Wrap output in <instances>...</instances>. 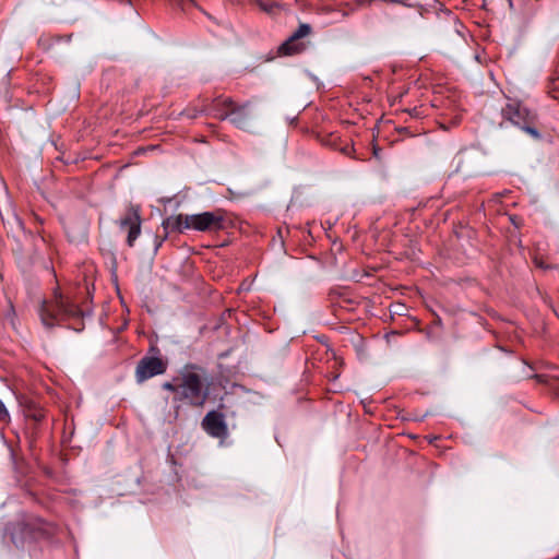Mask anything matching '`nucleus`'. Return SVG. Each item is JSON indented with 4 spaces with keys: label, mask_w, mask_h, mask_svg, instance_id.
Returning a JSON list of instances; mask_svg holds the SVG:
<instances>
[{
    "label": "nucleus",
    "mask_w": 559,
    "mask_h": 559,
    "mask_svg": "<svg viewBox=\"0 0 559 559\" xmlns=\"http://www.w3.org/2000/svg\"><path fill=\"white\" fill-rule=\"evenodd\" d=\"M9 418H10L9 413H8L4 404L0 400V420L1 421H7V420H9Z\"/></svg>",
    "instance_id": "12"
},
{
    "label": "nucleus",
    "mask_w": 559,
    "mask_h": 559,
    "mask_svg": "<svg viewBox=\"0 0 559 559\" xmlns=\"http://www.w3.org/2000/svg\"><path fill=\"white\" fill-rule=\"evenodd\" d=\"M141 215L139 205H130L123 217L119 219L121 228H128L127 243L129 247L134 246V241L141 234Z\"/></svg>",
    "instance_id": "7"
},
{
    "label": "nucleus",
    "mask_w": 559,
    "mask_h": 559,
    "mask_svg": "<svg viewBox=\"0 0 559 559\" xmlns=\"http://www.w3.org/2000/svg\"><path fill=\"white\" fill-rule=\"evenodd\" d=\"M39 314L43 324L52 328L61 321L80 318L82 310L61 294H55L53 299L41 304Z\"/></svg>",
    "instance_id": "3"
},
{
    "label": "nucleus",
    "mask_w": 559,
    "mask_h": 559,
    "mask_svg": "<svg viewBox=\"0 0 559 559\" xmlns=\"http://www.w3.org/2000/svg\"><path fill=\"white\" fill-rule=\"evenodd\" d=\"M163 227L166 231L185 233L186 230L218 231L225 228L223 210L203 212L200 214H178L164 219Z\"/></svg>",
    "instance_id": "2"
},
{
    "label": "nucleus",
    "mask_w": 559,
    "mask_h": 559,
    "mask_svg": "<svg viewBox=\"0 0 559 559\" xmlns=\"http://www.w3.org/2000/svg\"><path fill=\"white\" fill-rule=\"evenodd\" d=\"M229 97H218L216 99L213 100L212 105H211V112L213 114V116L216 118V115L217 114H222L223 111H229L231 108L228 106H224L223 103L225 100H227Z\"/></svg>",
    "instance_id": "10"
},
{
    "label": "nucleus",
    "mask_w": 559,
    "mask_h": 559,
    "mask_svg": "<svg viewBox=\"0 0 559 559\" xmlns=\"http://www.w3.org/2000/svg\"><path fill=\"white\" fill-rule=\"evenodd\" d=\"M311 33V26L302 23L298 28L281 45L280 51L284 55L298 53L304 49L299 40Z\"/></svg>",
    "instance_id": "9"
},
{
    "label": "nucleus",
    "mask_w": 559,
    "mask_h": 559,
    "mask_svg": "<svg viewBox=\"0 0 559 559\" xmlns=\"http://www.w3.org/2000/svg\"><path fill=\"white\" fill-rule=\"evenodd\" d=\"M502 117L512 124L519 127L535 140L542 135L536 128V115L516 100H509L502 108Z\"/></svg>",
    "instance_id": "4"
},
{
    "label": "nucleus",
    "mask_w": 559,
    "mask_h": 559,
    "mask_svg": "<svg viewBox=\"0 0 559 559\" xmlns=\"http://www.w3.org/2000/svg\"><path fill=\"white\" fill-rule=\"evenodd\" d=\"M223 105L227 107L229 106L231 109L229 111L217 114V119H229L234 126L242 130H247L249 128L251 121V115L249 110L250 103L237 105L231 98H228L223 103Z\"/></svg>",
    "instance_id": "5"
},
{
    "label": "nucleus",
    "mask_w": 559,
    "mask_h": 559,
    "mask_svg": "<svg viewBox=\"0 0 559 559\" xmlns=\"http://www.w3.org/2000/svg\"><path fill=\"white\" fill-rule=\"evenodd\" d=\"M179 374L173 381L165 382L163 389L174 393V401L178 402Z\"/></svg>",
    "instance_id": "11"
},
{
    "label": "nucleus",
    "mask_w": 559,
    "mask_h": 559,
    "mask_svg": "<svg viewBox=\"0 0 559 559\" xmlns=\"http://www.w3.org/2000/svg\"><path fill=\"white\" fill-rule=\"evenodd\" d=\"M211 379L197 365H187L179 372L178 402L202 407L210 395Z\"/></svg>",
    "instance_id": "1"
},
{
    "label": "nucleus",
    "mask_w": 559,
    "mask_h": 559,
    "mask_svg": "<svg viewBox=\"0 0 559 559\" xmlns=\"http://www.w3.org/2000/svg\"><path fill=\"white\" fill-rule=\"evenodd\" d=\"M202 428L213 438L225 439L228 428L222 413L211 411L202 419Z\"/></svg>",
    "instance_id": "8"
},
{
    "label": "nucleus",
    "mask_w": 559,
    "mask_h": 559,
    "mask_svg": "<svg viewBox=\"0 0 559 559\" xmlns=\"http://www.w3.org/2000/svg\"><path fill=\"white\" fill-rule=\"evenodd\" d=\"M187 115H188L189 118H195L197 117V112H193V114L188 112Z\"/></svg>",
    "instance_id": "13"
},
{
    "label": "nucleus",
    "mask_w": 559,
    "mask_h": 559,
    "mask_svg": "<svg viewBox=\"0 0 559 559\" xmlns=\"http://www.w3.org/2000/svg\"><path fill=\"white\" fill-rule=\"evenodd\" d=\"M536 265H537V266H539V267H546V266L544 265V263H542V262H537V261H536Z\"/></svg>",
    "instance_id": "14"
},
{
    "label": "nucleus",
    "mask_w": 559,
    "mask_h": 559,
    "mask_svg": "<svg viewBox=\"0 0 559 559\" xmlns=\"http://www.w3.org/2000/svg\"><path fill=\"white\" fill-rule=\"evenodd\" d=\"M167 370V362L159 357L145 356L136 365L135 380L138 383L165 373Z\"/></svg>",
    "instance_id": "6"
}]
</instances>
